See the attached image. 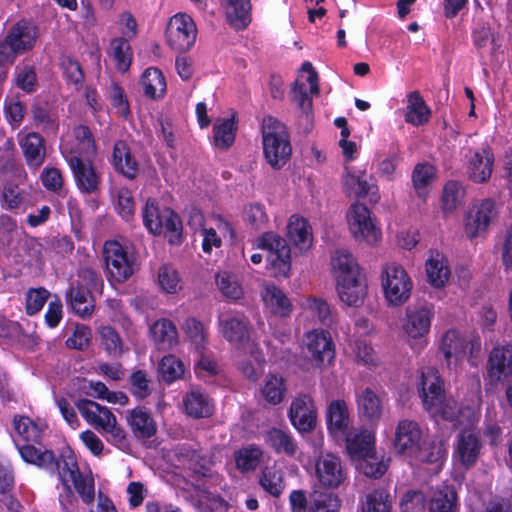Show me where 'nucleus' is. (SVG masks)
Wrapping results in <instances>:
<instances>
[{
    "instance_id": "obj_1",
    "label": "nucleus",
    "mask_w": 512,
    "mask_h": 512,
    "mask_svg": "<svg viewBox=\"0 0 512 512\" xmlns=\"http://www.w3.org/2000/svg\"><path fill=\"white\" fill-rule=\"evenodd\" d=\"M56 472L62 484L63 491L59 494V503L63 512H73L77 507V498L71 489L70 482L86 504H91L95 498L94 479L84 476L73 456H67L64 464Z\"/></svg>"
},
{
    "instance_id": "obj_2",
    "label": "nucleus",
    "mask_w": 512,
    "mask_h": 512,
    "mask_svg": "<svg viewBox=\"0 0 512 512\" xmlns=\"http://www.w3.org/2000/svg\"><path fill=\"white\" fill-rule=\"evenodd\" d=\"M102 288L101 275L91 267H81L77 270L76 278L66 292L67 305L79 317L89 318L95 308L93 292H101Z\"/></svg>"
},
{
    "instance_id": "obj_3",
    "label": "nucleus",
    "mask_w": 512,
    "mask_h": 512,
    "mask_svg": "<svg viewBox=\"0 0 512 512\" xmlns=\"http://www.w3.org/2000/svg\"><path fill=\"white\" fill-rule=\"evenodd\" d=\"M420 396L423 406L433 417L461 424L459 415L462 413L454 399H446L439 377L435 373L422 375Z\"/></svg>"
},
{
    "instance_id": "obj_4",
    "label": "nucleus",
    "mask_w": 512,
    "mask_h": 512,
    "mask_svg": "<svg viewBox=\"0 0 512 512\" xmlns=\"http://www.w3.org/2000/svg\"><path fill=\"white\" fill-rule=\"evenodd\" d=\"M263 151L273 169H281L290 159L292 147L286 126L272 116L263 120Z\"/></svg>"
},
{
    "instance_id": "obj_5",
    "label": "nucleus",
    "mask_w": 512,
    "mask_h": 512,
    "mask_svg": "<svg viewBox=\"0 0 512 512\" xmlns=\"http://www.w3.org/2000/svg\"><path fill=\"white\" fill-rule=\"evenodd\" d=\"M257 247L267 251V263L275 277H288L291 269V250L286 240L270 231L260 235Z\"/></svg>"
},
{
    "instance_id": "obj_6",
    "label": "nucleus",
    "mask_w": 512,
    "mask_h": 512,
    "mask_svg": "<svg viewBox=\"0 0 512 512\" xmlns=\"http://www.w3.org/2000/svg\"><path fill=\"white\" fill-rule=\"evenodd\" d=\"M382 287L390 304L401 305L410 297L412 282L402 266L389 263L382 269Z\"/></svg>"
},
{
    "instance_id": "obj_7",
    "label": "nucleus",
    "mask_w": 512,
    "mask_h": 512,
    "mask_svg": "<svg viewBox=\"0 0 512 512\" xmlns=\"http://www.w3.org/2000/svg\"><path fill=\"white\" fill-rule=\"evenodd\" d=\"M103 254L109 275L116 282L122 283L134 274L135 259L119 242H105Z\"/></svg>"
},
{
    "instance_id": "obj_8",
    "label": "nucleus",
    "mask_w": 512,
    "mask_h": 512,
    "mask_svg": "<svg viewBox=\"0 0 512 512\" xmlns=\"http://www.w3.org/2000/svg\"><path fill=\"white\" fill-rule=\"evenodd\" d=\"M287 416L299 433H311L316 428L318 416L313 397L309 393H298L291 400Z\"/></svg>"
},
{
    "instance_id": "obj_9",
    "label": "nucleus",
    "mask_w": 512,
    "mask_h": 512,
    "mask_svg": "<svg viewBox=\"0 0 512 512\" xmlns=\"http://www.w3.org/2000/svg\"><path fill=\"white\" fill-rule=\"evenodd\" d=\"M351 234L356 241L373 245L380 240V229L374 224L369 209L361 203L351 205L347 212Z\"/></svg>"
},
{
    "instance_id": "obj_10",
    "label": "nucleus",
    "mask_w": 512,
    "mask_h": 512,
    "mask_svg": "<svg viewBox=\"0 0 512 512\" xmlns=\"http://www.w3.org/2000/svg\"><path fill=\"white\" fill-rule=\"evenodd\" d=\"M196 36V25L187 14H176L170 19L166 39L172 49L180 52L189 50L194 45Z\"/></svg>"
},
{
    "instance_id": "obj_11",
    "label": "nucleus",
    "mask_w": 512,
    "mask_h": 512,
    "mask_svg": "<svg viewBox=\"0 0 512 512\" xmlns=\"http://www.w3.org/2000/svg\"><path fill=\"white\" fill-rule=\"evenodd\" d=\"M422 442V431L417 422L408 419L398 422L393 438L396 454L413 458Z\"/></svg>"
},
{
    "instance_id": "obj_12",
    "label": "nucleus",
    "mask_w": 512,
    "mask_h": 512,
    "mask_svg": "<svg viewBox=\"0 0 512 512\" xmlns=\"http://www.w3.org/2000/svg\"><path fill=\"white\" fill-rule=\"evenodd\" d=\"M495 216L496 208L492 200L485 199L473 204L465 216V233L470 239L478 236L487 229Z\"/></svg>"
},
{
    "instance_id": "obj_13",
    "label": "nucleus",
    "mask_w": 512,
    "mask_h": 512,
    "mask_svg": "<svg viewBox=\"0 0 512 512\" xmlns=\"http://www.w3.org/2000/svg\"><path fill=\"white\" fill-rule=\"evenodd\" d=\"M315 469L319 483L325 488H338L346 479V470L340 458L333 454L321 455Z\"/></svg>"
},
{
    "instance_id": "obj_14",
    "label": "nucleus",
    "mask_w": 512,
    "mask_h": 512,
    "mask_svg": "<svg viewBox=\"0 0 512 512\" xmlns=\"http://www.w3.org/2000/svg\"><path fill=\"white\" fill-rule=\"evenodd\" d=\"M433 317L434 311L431 304L409 306L406 309L403 329L410 337L421 338L429 332Z\"/></svg>"
},
{
    "instance_id": "obj_15",
    "label": "nucleus",
    "mask_w": 512,
    "mask_h": 512,
    "mask_svg": "<svg viewBox=\"0 0 512 512\" xmlns=\"http://www.w3.org/2000/svg\"><path fill=\"white\" fill-rule=\"evenodd\" d=\"M77 188L86 194H94L99 191L100 175L90 162L72 155L68 159Z\"/></svg>"
},
{
    "instance_id": "obj_16",
    "label": "nucleus",
    "mask_w": 512,
    "mask_h": 512,
    "mask_svg": "<svg viewBox=\"0 0 512 512\" xmlns=\"http://www.w3.org/2000/svg\"><path fill=\"white\" fill-rule=\"evenodd\" d=\"M494 161V154L489 146L474 151L466 164L468 179L479 184L488 182L493 172Z\"/></svg>"
},
{
    "instance_id": "obj_17",
    "label": "nucleus",
    "mask_w": 512,
    "mask_h": 512,
    "mask_svg": "<svg viewBox=\"0 0 512 512\" xmlns=\"http://www.w3.org/2000/svg\"><path fill=\"white\" fill-rule=\"evenodd\" d=\"M248 318L239 312H226L219 316L223 337L231 343H245L250 339Z\"/></svg>"
},
{
    "instance_id": "obj_18",
    "label": "nucleus",
    "mask_w": 512,
    "mask_h": 512,
    "mask_svg": "<svg viewBox=\"0 0 512 512\" xmlns=\"http://www.w3.org/2000/svg\"><path fill=\"white\" fill-rule=\"evenodd\" d=\"M15 445L25 462L46 469L51 474H55L67 459L64 456L56 458L51 450L40 451L31 444L19 445L15 442Z\"/></svg>"
},
{
    "instance_id": "obj_19",
    "label": "nucleus",
    "mask_w": 512,
    "mask_h": 512,
    "mask_svg": "<svg viewBox=\"0 0 512 512\" xmlns=\"http://www.w3.org/2000/svg\"><path fill=\"white\" fill-rule=\"evenodd\" d=\"M326 424L328 432L336 439L344 438L350 432L349 410L344 400L330 402L326 409Z\"/></svg>"
},
{
    "instance_id": "obj_20",
    "label": "nucleus",
    "mask_w": 512,
    "mask_h": 512,
    "mask_svg": "<svg viewBox=\"0 0 512 512\" xmlns=\"http://www.w3.org/2000/svg\"><path fill=\"white\" fill-rule=\"evenodd\" d=\"M307 350L317 366L330 364L334 359L332 340L327 332L311 331L307 333Z\"/></svg>"
},
{
    "instance_id": "obj_21",
    "label": "nucleus",
    "mask_w": 512,
    "mask_h": 512,
    "mask_svg": "<svg viewBox=\"0 0 512 512\" xmlns=\"http://www.w3.org/2000/svg\"><path fill=\"white\" fill-rule=\"evenodd\" d=\"M487 373L493 381H500L512 373V343L496 346L491 350Z\"/></svg>"
},
{
    "instance_id": "obj_22",
    "label": "nucleus",
    "mask_w": 512,
    "mask_h": 512,
    "mask_svg": "<svg viewBox=\"0 0 512 512\" xmlns=\"http://www.w3.org/2000/svg\"><path fill=\"white\" fill-rule=\"evenodd\" d=\"M337 291L344 304L358 307L363 303L367 293L365 279L362 275L342 278L337 282Z\"/></svg>"
},
{
    "instance_id": "obj_23",
    "label": "nucleus",
    "mask_w": 512,
    "mask_h": 512,
    "mask_svg": "<svg viewBox=\"0 0 512 512\" xmlns=\"http://www.w3.org/2000/svg\"><path fill=\"white\" fill-rule=\"evenodd\" d=\"M481 448V441L476 434L463 432L457 437L454 455L461 465L468 469L476 464Z\"/></svg>"
},
{
    "instance_id": "obj_24",
    "label": "nucleus",
    "mask_w": 512,
    "mask_h": 512,
    "mask_svg": "<svg viewBox=\"0 0 512 512\" xmlns=\"http://www.w3.org/2000/svg\"><path fill=\"white\" fill-rule=\"evenodd\" d=\"M6 37L20 54L31 50L37 40V28L25 20L17 22L7 32Z\"/></svg>"
},
{
    "instance_id": "obj_25",
    "label": "nucleus",
    "mask_w": 512,
    "mask_h": 512,
    "mask_svg": "<svg viewBox=\"0 0 512 512\" xmlns=\"http://www.w3.org/2000/svg\"><path fill=\"white\" fill-rule=\"evenodd\" d=\"M346 448L353 459L370 456L374 451V435L367 431H350L344 436Z\"/></svg>"
},
{
    "instance_id": "obj_26",
    "label": "nucleus",
    "mask_w": 512,
    "mask_h": 512,
    "mask_svg": "<svg viewBox=\"0 0 512 512\" xmlns=\"http://www.w3.org/2000/svg\"><path fill=\"white\" fill-rule=\"evenodd\" d=\"M113 165L115 169L128 179L136 178L138 162L124 141H117L113 148Z\"/></svg>"
},
{
    "instance_id": "obj_27",
    "label": "nucleus",
    "mask_w": 512,
    "mask_h": 512,
    "mask_svg": "<svg viewBox=\"0 0 512 512\" xmlns=\"http://www.w3.org/2000/svg\"><path fill=\"white\" fill-rule=\"evenodd\" d=\"M20 146L23 151L26 163L32 168L40 167L46 156V149L43 137L36 133H28L21 141Z\"/></svg>"
},
{
    "instance_id": "obj_28",
    "label": "nucleus",
    "mask_w": 512,
    "mask_h": 512,
    "mask_svg": "<svg viewBox=\"0 0 512 512\" xmlns=\"http://www.w3.org/2000/svg\"><path fill=\"white\" fill-rule=\"evenodd\" d=\"M76 407L86 422L96 430H101L108 417L114 415L107 407L89 399L78 400Z\"/></svg>"
},
{
    "instance_id": "obj_29",
    "label": "nucleus",
    "mask_w": 512,
    "mask_h": 512,
    "mask_svg": "<svg viewBox=\"0 0 512 512\" xmlns=\"http://www.w3.org/2000/svg\"><path fill=\"white\" fill-rule=\"evenodd\" d=\"M128 423L137 439H149L157 431L156 423L151 414L144 408H135L128 416Z\"/></svg>"
},
{
    "instance_id": "obj_30",
    "label": "nucleus",
    "mask_w": 512,
    "mask_h": 512,
    "mask_svg": "<svg viewBox=\"0 0 512 512\" xmlns=\"http://www.w3.org/2000/svg\"><path fill=\"white\" fill-rule=\"evenodd\" d=\"M186 413L194 418L209 417L213 413V405L209 396L198 388H192L183 399Z\"/></svg>"
},
{
    "instance_id": "obj_31",
    "label": "nucleus",
    "mask_w": 512,
    "mask_h": 512,
    "mask_svg": "<svg viewBox=\"0 0 512 512\" xmlns=\"http://www.w3.org/2000/svg\"><path fill=\"white\" fill-rule=\"evenodd\" d=\"M261 297L266 307L275 315L286 317L292 311L290 300L281 289L274 285L264 286Z\"/></svg>"
},
{
    "instance_id": "obj_32",
    "label": "nucleus",
    "mask_w": 512,
    "mask_h": 512,
    "mask_svg": "<svg viewBox=\"0 0 512 512\" xmlns=\"http://www.w3.org/2000/svg\"><path fill=\"white\" fill-rule=\"evenodd\" d=\"M287 235L300 251H307L312 245L311 227L304 218L291 216L287 225Z\"/></svg>"
},
{
    "instance_id": "obj_33",
    "label": "nucleus",
    "mask_w": 512,
    "mask_h": 512,
    "mask_svg": "<svg viewBox=\"0 0 512 512\" xmlns=\"http://www.w3.org/2000/svg\"><path fill=\"white\" fill-rule=\"evenodd\" d=\"M405 121L414 126H420L429 121L431 110L426 105L418 91H412L407 95Z\"/></svg>"
},
{
    "instance_id": "obj_34",
    "label": "nucleus",
    "mask_w": 512,
    "mask_h": 512,
    "mask_svg": "<svg viewBox=\"0 0 512 512\" xmlns=\"http://www.w3.org/2000/svg\"><path fill=\"white\" fill-rule=\"evenodd\" d=\"M331 266L337 282L342 278L361 275L359 266L352 254L345 249H338L331 257Z\"/></svg>"
},
{
    "instance_id": "obj_35",
    "label": "nucleus",
    "mask_w": 512,
    "mask_h": 512,
    "mask_svg": "<svg viewBox=\"0 0 512 512\" xmlns=\"http://www.w3.org/2000/svg\"><path fill=\"white\" fill-rule=\"evenodd\" d=\"M392 496L384 487L367 492L362 502L361 512H391Z\"/></svg>"
},
{
    "instance_id": "obj_36",
    "label": "nucleus",
    "mask_w": 512,
    "mask_h": 512,
    "mask_svg": "<svg viewBox=\"0 0 512 512\" xmlns=\"http://www.w3.org/2000/svg\"><path fill=\"white\" fill-rule=\"evenodd\" d=\"M224 8L227 20L234 28L243 29L250 22L249 0H226Z\"/></svg>"
},
{
    "instance_id": "obj_37",
    "label": "nucleus",
    "mask_w": 512,
    "mask_h": 512,
    "mask_svg": "<svg viewBox=\"0 0 512 512\" xmlns=\"http://www.w3.org/2000/svg\"><path fill=\"white\" fill-rule=\"evenodd\" d=\"M150 333L159 349H171L177 343V330L170 320L156 321L151 326Z\"/></svg>"
},
{
    "instance_id": "obj_38",
    "label": "nucleus",
    "mask_w": 512,
    "mask_h": 512,
    "mask_svg": "<svg viewBox=\"0 0 512 512\" xmlns=\"http://www.w3.org/2000/svg\"><path fill=\"white\" fill-rule=\"evenodd\" d=\"M457 493L451 486L433 492L429 501V512H457Z\"/></svg>"
},
{
    "instance_id": "obj_39",
    "label": "nucleus",
    "mask_w": 512,
    "mask_h": 512,
    "mask_svg": "<svg viewBox=\"0 0 512 512\" xmlns=\"http://www.w3.org/2000/svg\"><path fill=\"white\" fill-rule=\"evenodd\" d=\"M268 445L279 454L294 456L297 452V444L294 438L279 428H271L265 434Z\"/></svg>"
},
{
    "instance_id": "obj_40",
    "label": "nucleus",
    "mask_w": 512,
    "mask_h": 512,
    "mask_svg": "<svg viewBox=\"0 0 512 512\" xmlns=\"http://www.w3.org/2000/svg\"><path fill=\"white\" fill-rule=\"evenodd\" d=\"M359 414L366 419L378 420L382 414L381 400L370 388H365L357 395Z\"/></svg>"
},
{
    "instance_id": "obj_41",
    "label": "nucleus",
    "mask_w": 512,
    "mask_h": 512,
    "mask_svg": "<svg viewBox=\"0 0 512 512\" xmlns=\"http://www.w3.org/2000/svg\"><path fill=\"white\" fill-rule=\"evenodd\" d=\"M141 85L145 96L151 99L161 98L166 91V81L157 68H148L141 77Z\"/></svg>"
},
{
    "instance_id": "obj_42",
    "label": "nucleus",
    "mask_w": 512,
    "mask_h": 512,
    "mask_svg": "<svg viewBox=\"0 0 512 512\" xmlns=\"http://www.w3.org/2000/svg\"><path fill=\"white\" fill-rule=\"evenodd\" d=\"M340 498L332 492L314 491L309 496L308 512H339Z\"/></svg>"
},
{
    "instance_id": "obj_43",
    "label": "nucleus",
    "mask_w": 512,
    "mask_h": 512,
    "mask_svg": "<svg viewBox=\"0 0 512 512\" xmlns=\"http://www.w3.org/2000/svg\"><path fill=\"white\" fill-rule=\"evenodd\" d=\"M464 341L456 330H448L442 337L440 352L443 354L447 365L450 366L452 359L458 358L464 353Z\"/></svg>"
},
{
    "instance_id": "obj_44",
    "label": "nucleus",
    "mask_w": 512,
    "mask_h": 512,
    "mask_svg": "<svg viewBox=\"0 0 512 512\" xmlns=\"http://www.w3.org/2000/svg\"><path fill=\"white\" fill-rule=\"evenodd\" d=\"M164 207L160 209L153 199H148L143 209V223L145 227L153 234H161L163 232Z\"/></svg>"
},
{
    "instance_id": "obj_45",
    "label": "nucleus",
    "mask_w": 512,
    "mask_h": 512,
    "mask_svg": "<svg viewBox=\"0 0 512 512\" xmlns=\"http://www.w3.org/2000/svg\"><path fill=\"white\" fill-rule=\"evenodd\" d=\"M292 100L297 103L301 115L300 120L305 122L306 128L312 124V99L308 96L304 83L296 81L292 88Z\"/></svg>"
},
{
    "instance_id": "obj_46",
    "label": "nucleus",
    "mask_w": 512,
    "mask_h": 512,
    "mask_svg": "<svg viewBox=\"0 0 512 512\" xmlns=\"http://www.w3.org/2000/svg\"><path fill=\"white\" fill-rule=\"evenodd\" d=\"M286 387L282 377L268 375L261 388L263 398L271 405H277L284 399Z\"/></svg>"
},
{
    "instance_id": "obj_47",
    "label": "nucleus",
    "mask_w": 512,
    "mask_h": 512,
    "mask_svg": "<svg viewBox=\"0 0 512 512\" xmlns=\"http://www.w3.org/2000/svg\"><path fill=\"white\" fill-rule=\"evenodd\" d=\"M435 178V168L428 163H419L412 172V182L419 197L426 196V188Z\"/></svg>"
},
{
    "instance_id": "obj_48",
    "label": "nucleus",
    "mask_w": 512,
    "mask_h": 512,
    "mask_svg": "<svg viewBox=\"0 0 512 512\" xmlns=\"http://www.w3.org/2000/svg\"><path fill=\"white\" fill-rule=\"evenodd\" d=\"M101 347L111 356L119 357L123 352V342L118 332L111 326L98 329Z\"/></svg>"
},
{
    "instance_id": "obj_49",
    "label": "nucleus",
    "mask_w": 512,
    "mask_h": 512,
    "mask_svg": "<svg viewBox=\"0 0 512 512\" xmlns=\"http://www.w3.org/2000/svg\"><path fill=\"white\" fill-rule=\"evenodd\" d=\"M15 432L27 443H39L41 440V429L26 416H15L13 419Z\"/></svg>"
},
{
    "instance_id": "obj_50",
    "label": "nucleus",
    "mask_w": 512,
    "mask_h": 512,
    "mask_svg": "<svg viewBox=\"0 0 512 512\" xmlns=\"http://www.w3.org/2000/svg\"><path fill=\"white\" fill-rule=\"evenodd\" d=\"M262 452L255 446L244 447L235 452V463L241 472L253 471L260 463Z\"/></svg>"
},
{
    "instance_id": "obj_51",
    "label": "nucleus",
    "mask_w": 512,
    "mask_h": 512,
    "mask_svg": "<svg viewBox=\"0 0 512 512\" xmlns=\"http://www.w3.org/2000/svg\"><path fill=\"white\" fill-rule=\"evenodd\" d=\"M235 131L234 118L224 119L220 124L215 125L213 128L215 145L222 149L229 148L234 143Z\"/></svg>"
},
{
    "instance_id": "obj_52",
    "label": "nucleus",
    "mask_w": 512,
    "mask_h": 512,
    "mask_svg": "<svg viewBox=\"0 0 512 512\" xmlns=\"http://www.w3.org/2000/svg\"><path fill=\"white\" fill-rule=\"evenodd\" d=\"M158 372L165 382L171 383L184 374V365L174 355H167L161 359Z\"/></svg>"
},
{
    "instance_id": "obj_53",
    "label": "nucleus",
    "mask_w": 512,
    "mask_h": 512,
    "mask_svg": "<svg viewBox=\"0 0 512 512\" xmlns=\"http://www.w3.org/2000/svg\"><path fill=\"white\" fill-rule=\"evenodd\" d=\"M465 190L457 181H449L443 188L442 204L447 212L454 211L463 201Z\"/></svg>"
},
{
    "instance_id": "obj_54",
    "label": "nucleus",
    "mask_w": 512,
    "mask_h": 512,
    "mask_svg": "<svg viewBox=\"0 0 512 512\" xmlns=\"http://www.w3.org/2000/svg\"><path fill=\"white\" fill-rule=\"evenodd\" d=\"M111 48L117 69L121 72H126L132 60L129 42L124 38H115L111 41Z\"/></svg>"
},
{
    "instance_id": "obj_55",
    "label": "nucleus",
    "mask_w": 512,
    "mask_h": 512,
    "mask_svg": "<svg viewBox=\"0 0 512 512\" xmlns=\"http://www.w3.org/2000/svg\"><path fill=\"white\" fill-rule=\"evenodd\" d=\"M426 272L430 283L437 288L445 285L450 274L448 266L438 257L427 261Z\"/></svg>"
},
{
    "instance_id": "obj_56",
    "label": "nucleus",
    "mask_w": 512,
    "mask_h": 512,
    "mask_svg": "<svg viewBox=\"0 0 512 512\" xmlns=\"http://www.w3.org/2000/svg\"><path fill=\"white\" fill-rule=\"evenodd\" d=\"M262 488L274 497H279L284 490L282 473L274 468H266L260 477Z\"/></svg>"
},
{
    "instance_id": "obj_57",
    "label": "nucleus",
    "mask_w": 512,
    "mask_h": 512,
    "mask_svg": "<svg viewBox=\"0 0 512 512\" xmlns=\"http://www.w3.org/2000/svg\"><path fill=\"white\" fill-rule=\"evenodd\" d=\"M445 454L446 450L441 442H422L412 459L421 462L436 463L440 461Z\"/></svg>"
},
{
    "instance_id": "obj_58",
    "label": "nucleus",
    "mask_w": 512,
    "mask_h": 512,
    "mask_svg": "<svg viewBox=\"0 0 512 512\" xmlns=\"http://www.w3.org/2000/svg\"><path fill=\"white\" fill-rule=\"evenodd\" d=\"M163 230L171 244H179L181 241L182 223L179 216L170 208L164 207Z\"/></svg>"
},
{
    "instance_id": "obj_59",
    "label": "nucleus",
    "mask_w": 512,
    "mask_h": 512,
    "mask_svg": "<svg viewBox=\"0 0 512 512\" xmlns=\"http://www.w3.org/2000/svg\"><path fill=\"white\" fill-rule=\"evenodd\" d=\"M101 431L109 434L107 441L120 449L128 447L129 443L125 431L117 424L116 417H108L106 424L102 427Z\"/></svg>"
},
{
    "instance_id": "obj_60",
    "label": "nucleus",
    "mask_w": 512,
    "mask_h": 512,
    "mask_svg": "<svg viewBox=\"0 0 512 512\" xmlns=\"http://www.w3.org/2000/svg\"><path fill=\"white\" fill-rule=\"evenodd\" d=\"M15 84L25 92H34L37 87V75L35 68L30 65H24L21 68H17Z\"/></svg>"
},
{
    "instance_id": "obj_61",
    "label": "nucleus",
    "mask_w": 512,
    "mask_h": 512,
    "mask_svg": "<svg viewBox=\"0 0 512 512\" xmlns=\"http://www.w3.org/2000/svg\"><path fill=\"white\" fill-rule=\"evenodd\" d=\"M62 69L66 80L79 90L84 83V73L78 61L67 58L62 62Z\"/></svg>"
},
{
    "instance_id": "obj_62",
    "label": "nucleus",
    "mask_w": 512,
    "mask_h": 512,
    "mask_svg": "<svg viewBox=\"0 0 512 512\" xmlns=\"http://www.w3.org/2000/svg\"><path fill=\"white\" fill-rule=\"evenodd\" d=\"M91 329L84 325H76L73 334L66 340V346L71 349L84 350L90 343Z\"/></svg>"
},
{
    "instance_id": "obj_63",
    "label": "nucleus",
    "mask_w": 512,
    "mask_h": 512,
    "mask_svg": "<svg viewBox=\"0 0 512 512\" xmlns=\"http://www.w3.org/2000/svg\"><path fill=\"white\" fill-rule=\"evenodd\" d=\"M360 460L359 468L368 477L377 479L384 475L387 470V465L375 457L374 451L370 456L364 457Z\"/></svg>"
},
{
    "instance_id": "obj_64",
    "label": "nucleus",
    "mask_w": 512,
    "mask_h": 512,
    "mask_svg": "<svg viewBox=\"0 0 512 512\" xmlns=\"http://www.w3.org/2000/svg\"><path fill=\"white\" fill-rule=\"evenodd\" d=\"M426 499L420 491H408L400 502L401 512H423Z\"/></svg>"
}]
</instances>
